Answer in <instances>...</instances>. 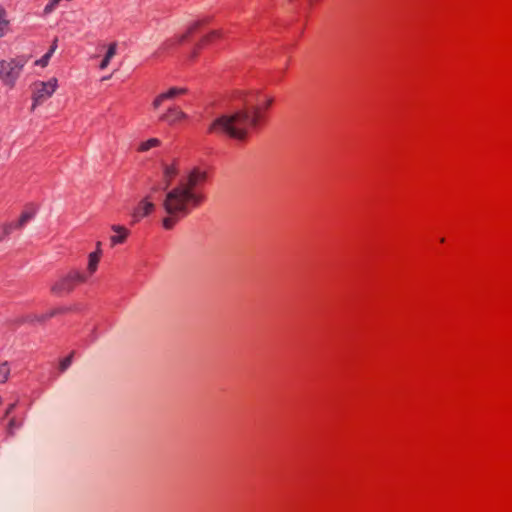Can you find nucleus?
<instances>
[{"instance_id":"obj_14","label":"nucleus","mask_w":512,"mask_h":512,"mask_svg":"<svg viewBox=\"0 0 512 512\" xmlns=\"http://www.w3.org/2000/svg\"><path fill=\"white\" fill-rule=\"evenodd\" d=\"M117 44L112 43L109 45L106 55L100 63V69H105L108 67L110 60L116 55Z\"/></svg>"},{"instance_id":"obj_25","label":"nucleus","mask_w":512,"mask_h":512,"mask_svg":"<svg viewBox=\"0 0 512 512\" xmlns=\"http://www.w3.org/2000/svg\"><path fill=\"white\" fill-rule=\"evenodd\" d=\"M56 48H57V39L54 40L52 46L50 47V49L47 53H51V56H52L53 53L55 52Z\"/></svg>"},{"instance_id":"obj_18","label":"nucleus","mask_w":512,"mask_h":512,"mask_svg":"<svg viewBox=\"0 0 512 512\" xmlns=\"http://www.w3.org/2000/svg\"><path fill=\"white\" fill-rule=\"evenodd\" d=\"M220 36H221V31H217V30L212 31L208 35L203 37V39L199 43V46H201L204 43L210 42L213 38L220 37Z\"/></svg>"},{"instance_id":"obj_19","label":"nucleus","mask_w":512,"mask_h":512,"mask_svg":"<svg viewBox=\"0 0 512 512\" xmlns=\"http://www.w3.org/2000/svg\"><path fill=\"white\" fill-rule=\"evenodd\" d=\"M69 277H72L73 278V284L75 285V282H85L86 281V277L85 275H83L82 273L80 272H72V273H69L68 274Z\"/></svg>"},{"instance_id":"obj_17","label":"nucleus","mask_w":512,"mask_h":512,"mask_svg":"<svg viewBox=\"0 0 512 512\" xmlns=\"http://www.w3.org/2000/svg\"><path fill=\"white\" fill-rule=\"evenodd\" d=\"M10 374V369L8 367V363L4 362L0 364V383H4L7 381Z\"/></svg>"},{"instance_id":"obj_1","label":"nucleus","mask_w":512,"mask_h":512,"mask_svg":"<svg viewBox=\"0 0 512 512\" xmlns=\"http://www.w3.org/2000/svg\"><path fill=\"white\" fill-rule=\"evenodd\" d=\"M206 180V172L194 168L176 186L167 189L161 202L166 216L162 225L166 230L172 229L182 218L188 216L204 201L198 187Z\"/></svg>"},{"instance_id":"obj_26","label":"nucleus","mask_w":512,"mask_h":512,"mask_svg":"<svg viewBox=\"0 0 512 512\" xmlns=\"http://www.w3.org/2000/svg\"><path fill=\"white\" fill-rule=\"evenodd\" d=\"M15 406L16 405L14 403L9 405V407L6 410V415H9L14 410Z\"/></svg>"},{"instance_id":"obj_16","label":"nucleus","mask_w":512,"mask_h":512,"mask_svg":"<svg viewBox=\"0 0 512 512\" xmlns=\"http://www.w3.org/2000/svg\"><path fill=\"white\" fill-rule=\"evenodd\" d=\"M60 312H64V309H55V310H52L51 312H49L47 314H42V315H31V316L28 317V321H30V322H34V321L43 322L46 319L51 318V317H53L54 315H56L57 313H60Z\"/></svg>"},{"instance_id":"obj_10","label":"nucleus","mask_w":512,"mask_h":512,"mask_svg":"<svg viewBox=\"0 0 512 512\" xmlns=\"http://www.w3.org/2000/svg\"><path fill=\"white\" fill-rule=\"evenodd\" d=\"M162 170H163V183H164V186L162 189L167 190L170 187L174 178L178 175L179 169H178L177 164L175 162H173L171 164H163Z\"/></svg>"},{"instance_id":"obj_11","label":"nucleus","mask_w":512,"mask_h":512,"mask_svg":"<svg viewBox=\"0 0 512 512\" xmlns=\"http://www.w3.org/2000/svg\"><path fill=\"white\" fill-rule=\"evenodd\" d=\"M112 230L117 233V235L111 236L110 238L112 246L123 243L129 233L125 227L120 225H113Z\"/></svg>"},{"instance_id":"obj_9","label":"nucleus","mask_w":512,"mask_h":512,"mask_svg":"<svg viewBox=\"0 0 512 512\" xmlns=\"http://www.w3.org/2000/svg\"><path fill=\"white\" fill-rule=\"evenodd\" d=\"M35 215V210H26L24 211L19 220L16 223H10L7 224L4 227V233L6 235L10 234L14 229H20L23 228Z\"/></svg>"},{"instance_id":"obj_2","label":"nucleus","mask_w":512,"mask_h":512,"mask_svg":"<svg viewBox=\"0 0 512 512\" xmlns=\"http://www.w3.org/2000/svg\"><path fill=\"white\" fill-rule=\"evenodd\" d=\"M274 99L266 97L263 106L251 105L243 100V107L217 117L208 131L224 135L237 141H245L251 129L256 128L262 119V109H269Z\"/></svg>"},{"instance_id":"obj_3","label":"nucleus","mask_w":512,"mask_h":512,"mask_svg":"<svg viewBox=\"0 0 512 512\" xmlns=\"http://www.w3.org/2000/svg\"><path fill=\"white\" fill-rule=\"evenodd\" d=\"M26 63L27 59L25 57L0 61V79L2 82L13 87Z\"/></svg>"},{"instance_id":"obj_7","label":"nucleus","mask_w":512,"mask_h":512,"mask_svg":"<svg viewBox=\"0 0 512 512\" xmlns=\"http://www.w3.org/2000/svg\"><path fill=\"white\" fill-rule=\"evenodd\" d=\"M155 204L151 199V195L144 197L136 206L133 212V217L136 221L150 215L155 210Z\"/></svg>"},{"instance_id":"obj_20","label":"nucleus","mask_w":512,"mask_h":512,"mask_svg":"<svg viewBox=\"0 0 512 512\" xmlns=\"http://www.w3.org/2000/svg\"><path fill=\"white\" fill-rule=\"evenodd\" d=\"M71 363H72V355H69V356L65 357L60 362V365H59L60 371L64 372L66 369H68V367L71 365Z\"/></svg>"},{"instance_id":"obj_27","label":"nucleus","mask_w":512,"mask_h":512,"mask_svg":"<svg viewBox=\"0 0 512 512\" xmlns=\"http://www.w3.org/2000/svg\"><path fill=\"white\" fill-rule=\"evenodd\" d=\"M96 250H101V242L100 241H98L96 243Z\"/></svg>"},{"instance_id":"obj_5","label":"nucleus","mask_w":512,"mask_h":512,"mask_svg":"<svg viewBox=\"0 0 512 512\" xmlns=\"http://www.w3.org/2000/svg\"><path fill=\"white\" fill-rule=\"evenodd\" d=\"M187 89L184 87H171L167 91L160 93L152 102L153 109H158L165 101H170L178 96L187 93Z\"/></svg>"},{"instance_id":"obj_23","label":"nucleus","mask_w":512,"mask_h":512,"mask_svg":"<svg viewBox=\"0 0 512 512\" xmlns=\"http://www.w3.org/2000/svg\"><path fill=\"white\" fill-rule=\"evenodd\" d=\"M189 35L190 34L188 32H186L184 34H181V35L177 36V41L179 43H182V42H184L188 38Z\"/></svg>"},{"instance_id":"obj_6","label":"nucleus","mask_w":512,"mask_h":512,"mask_svg":"<svg viewBox=\"0 0 512 512\" xmlns=\"http://www.w3.org/2000/svg\"><path fill=\"white\" fill-rule=\"evenodd\" d=\"M188 115L176 105L169 106L164 113L159 116V120L169 125H175L181 120L187 119Z\"/></svg>"},{"instance_id":"obj_29","label":"nucleus","mask_w":512,"mask_h":512,"mask_svg":"<svg viewBox=\"0 0 512 512\" xmlns=\"http://www.w3.org/2000/svg\"><path fill=\"white\" fill-rule=\"evenodd\" d=\"M197 56V51H194L191 55L192 58L196 57Z\"/></svg>"},{"instance_id":"obj_24","label":"nucleus","mask_w":512,"mask_h":512,"mask_svg":"<svg viewBox=\"0 0 512 512\" xmlns=\"http://www.w3.org/2000/svg\"><path fill=\"white\" fill-rule=\"evenodd\" d=\"M16 427H17V425H16V421H15V419H11V420L9 421V427H8L9 433H12V430H13L14 428H16Z\"/></svg>"},{"instance_id":"obj_15","label":"nucleus","mask_w":512,"mask_h":512,"mask_svg":"<svg viewBox=\"0 0 512 512\" xmlns=\"http://www.w3.org/2000/svg\"><path fill=\"white\" fill-rule=\"evenodd\" d=\"M161 141L158 138H150L147 141L142 142L139 147V152H147L154 147L160 146Z\"/></svg>"},{"instance_id":"obj_12","label":"nucleus","mask_w":512,"mask_h":512,"mask_svg":"<svg viewBox=\"0 0 512 512\" xmlns=\"http://www.w3.org/2000/svg\"><path fill=\"white\" fill-rule=\"evenodd\" d=\"M101 254H102V250H96L89 254L87 269L90 274H93L97 270Z\"/></svg>"},{"instance_id":"obj_21","label":"nucleus","mask_w":512,"mask_h":512,"mask_svg":"<svg viewBox=\"0 0 512 512\" xmlns=\"http://www.w3.org/2000/svg\"><path fill=\"white\" fill-rule=\"evenodd\" d=\"M50 58H51V53H46L45 55H43L40 59H38L35 62V65L45 67L48 64Z\"/></svg>"},{"instance_id":"obj_4","label":"nucleus","mask_w":512,"mask_h":512,"mask_svg":"<svg viewBox=\"0 0 512 512\" xmlns=\"http://www.w3.org/2000/svg\"><path fill=\"white\" fill-rule=\"evenodd\" d=\"M57 86L58 82L56 78H51L46 82H35L33 84L32 110H34L38 105L42 104L47 99H49L56 91Z\"/></svg>"},{"instance_id":"obj_22","label":"nucleus","mask_w":512,"mask_h":512,"mask_svg":"<svg viewBox=\"0 0 512 512\" xmlns=\"http://www.w3.org/2000/svg\"><path fill=\"white\" fill-rule=\"evenodd\" d=\"M204 23V20H199V21H195L194 23H192L190 25V27L188 28L187 32L189 34L193 33L197 28H199L202 24Z\"/></svg>"},{"instance_id":"obj_13","label":"nucleus","mask_w":512,"mask_h":512,"mask_svg":"<svg viewBox=\"0 0 512 512\" xmlns=\"http://www.w3.org/2000/svg\"><path fill=\"white\" fill-rule=\"evenodd\" d=\"M10 21L8 20L6 10L0 6V38L5 36L9 31Z\"/></svg>"},{"instance_id":"obj_28","label":"nucleus","mask_w":512,"mask_h":512,"mask_svg":"<svg viewBox=\"0 0 512 512\" xmlns=\"http://www.w3.org/2000/svg\"><path fill=\"white\" fill-rule=\"evenodd\" d=\"M157 190H158V187H157V186H153V187L151 188V193H154V192H156Z\"/></svg>"},{"instance_id":"obj_8","label":"nucleus","mask_w":512,"mask_h":512,"mask_svg":"<svg viewBox=\"0 0 512 512\" xmlns=\"http://www.w3.org/2000/svg\"><path fill=\"white\" fill-rule=\"evenodd\" d=\"M73 289V278L69 277V275L61 277L51 286V292L57 296H62L66 293H70Z\"/></svg>"}]
</instances>
